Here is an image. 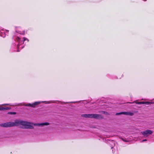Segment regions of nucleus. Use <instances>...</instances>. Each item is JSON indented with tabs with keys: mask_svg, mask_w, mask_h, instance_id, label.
<instances>
[{
	"mask_svg": "<svg viewBox=\"0 0 154 154\" xmlns=\"http://www.w3.org/2000/svg\"><path fill=\"white\" fill-rule=\"evenodd\" d=\"M19 40H20V39H18L17 41L19 42Z\"/></svg>",
	"mask_w": 154,
	"mask_h": 154,
	"instance_id": "obj_16",
	"label": "nucleus"
},
{
	"mask_svg": "<svg viewBox=\"0 0 154 154\" xmlns=\"http://www.w3.org/2000/svg\"><path fill=\"white\" fill-rule=\"evenodd\" d=\"M11 108L8 107H4L3 106L0 107V110H4L9 109Z\"/></svg>",
	"mask_w": 154,
	"mask_h": 154,
	"instance_id": "obj_5",
	"label": "nucleus"
},
{
	"mask_svg": "<svg viewBox=\"0 0 154 154\" xmlns=\"http://www.w3.org/2000/svg\"><path fill=\"white\" fill-rule=\"evenodd\" d=\"M17 38H18V39H19V38H20L19 37H18Z\"/></svg>",
	"mask_w": 154,
	"mask_h": 154,
	"instance_id": "obj_14",
	"label": "nucleus"
},
{
	"mask_svg": "<svg viewBox=\"0 0 154 154\" xmlns=\"http://www.w3.org/2000/svg\"><path fill=\"white\" fill-rule=\"evenodd\" d=\"M82 116L86 118H94L96 119L102 118L100 115L98 114H84L82 115Z\"/></svg>",
	"mask_w": 154,
	"mask_h": 154,
	"instance_id": "obj_2",
	"label": "nucleus"
},
{
	"mask_svg": "<svg viewBox=\"0 0 154 154\" xmlns=\"http://www.w3.org/2000/svg\"><path fill=\"white\" fill-rule=\"evenodd\" d=\"M137 103L138 104H144V102H137Z\"/></svg>",
	"mask_w": 154,
	"mask_h": 154,
	"instance_id": "obj_11",
	"label": "nucleus"
},
{
	"mask_svg": "<svg viewBox=\"0 0 154 154\" xmlns=\"http://www.w3.org/2000/svg\"><path fill=\"white\" fill-rule=\"evenodd\" d=\"M105 112L104 111H103V113H104Z\"/></svg>",
	"mask_w": 154,
	"mask_h": 154,
	"instance_id": "obj_15",
	"label": "nucleus"
},
{
	"mask_svg": "<svg viewBox=\"0 0 154 154\" xmlns=\"http://www.w3.org/2000/svg\"><path fill=\"white\" fill-rule=\"evenodd\" d=\"M26 39H23V42H24Z\"/></svg>",
	"mask_w": 154,
	"mask_h": 154,
	"instance_id": "obj_13",
	"label": "nucleus"
},
{
	"mask_svg": "<svg viewBox=\"0 0 154 154\" xmlns=\"http://www.w3.org/2000/svg\"><path fill=\"white\" fill-rule=\"evenodd\" d=\"M49 124L48 122L43 123H33L27 122L21 120L17 119L14 121V122H8L5 123L1 124L0 125L3 127H10L14 126H17L19 125H22L23 128L28 129H33L34 127L33 125L35 126H43L44 125H48Z\"/></svg>",
	"mask_w": 154,
	"mask_h": 154,
	"instance_id": "obj_1",
	"label": "nucleus"
},
{
	"mask_svg": "<svg viewBox=\"0 0 154 154\" xmlns=\"http://www.w3.org/2000/svg\"><path fill=\"white\" fill-rule=\"evenodd\" d=\"M142 134L144 136H147L149 134H151L152 133V131L149 130H147L145 131L141 132Z\"/></svg>",
	"mask_w": 154,
	"mask_h": 154,
	"instance_id": "obj_3",
	"label": "nucleus"
},
{
	"mask_svg": "<svg viewBox=\"0 0 154 154\" xmlns=\"http://www.w3.org/2000/svg\"><path fill=\"white\" fill-rule=\"evenodd\" d=\"M40 103L39 102H35L34 103L31 104V107H35Z\"/></svg>",
	"mask_w": 154,
	"mask_h": 154,
	"instance_id": "obj_6",
	"label": "nucleus"
},
{
	"mask_svg": "<svg viewBox=\"0 0 154 154\" xmlns=\"http://www.w3.org/2000/svg\"><path fill=\"white\" fill-rule=\"evenodd\" d=\"M8 114L11 115H15L16 114V113L15 112H9L8 113Z\"/></svg>",
	"mask_w": 154,
	"mask_h": 154,
	"instance_id": "obj_7",
	"label": "nucleus"
},
{
	"mask_svg": "<svg viewBox=\"0 0 154 154\" xmlns=\"http://www.w3.org/2000/svg\"><path fill=\"white\" fill-rule=\"evenodd\" d=\"M138 112V111H134L133 112H124V115H129L130 116H133L134 113H137Z\"/></svg>",
	"mask_w": 154,
	"mask_h": 154,
	"instance_id": "obj_4",
	"label": "nucleus"
},
{
	"mask_svg": "<svg viewBox=\"0 0 154 154\" xmlns=\"http://www.w3.org/2000/svg\"><path fill=\"white\" fill-rule=\"evenodd\" d=\"M23 38H24V39H25V38H25V37H23Z\"/></svg>",
	"mask_w": 154,
	"mask_h": 154,
	"instance_id": "obj_17",
	"label": "nucleus"
},
{
	"mask_svg": "<svg viewBox=\"0 0 154 154\" xmlns=\"http://www.w3.org/2000/svg\"><path fill=\"white\" fill-rule=\"evenodd\" d=\"M122 114H124V112H122L119 113H117L116 114V115H120Z\"/></svg>",
	"mask_w": 154,
	"mask_h": 154,
	"instance_id": "obj_9",
	"label": "nucleus"
},
{
	"mask_svg": "<svg viewBox=\"0 0 154 154\" xmlns=\"http://www.w3.org/2000/svg\"><path fill=\"white\" fill-rule=\"evenodd\" d=\"M17 51L19 52V50Z\"/></svg>",
	"mask_w": 154,
	"mask_h": 154,
	"instance_id": "obj_21",
	"label": "nucleus"
},
{
	"mask_svg": "<svg viewBox=\"0 0 154 154\" xmlns=\"http://www.w3.org/2000/svg\"><path fill=\"white\" fill-rule=\"evenodd\" d=\"M128 103H131V102H128Z\"/></svg>",
	"mask_w": 154,
	"mask_h": 154,
	"instance_id": "obj_20",
	"label": "nucleus"
},
{
	"mask_svg": "<svg viewBox=\"0 0 154 154\" xmlns=\"http://www.w3.org/2000/svg\"><path fill=\"white\" fill-rule=\"evenodd\" d=\"M144 104H151L152 103V102H144Z\"/></svg>",
	"mask_w": 154,
	"mask_h": 154,
	"instance_id": "obj_8",
	"label": "nucleus"
},
{
	"mask_svg": "<svg viewBox=\"0 0 154 154\" xmlns=\"http://www.w3.org/2000/svg\"><path fill=\"white\" fill-rule=\"evenodd\" d=\"M24 105L25 106L31 107V105H31V103H29V104H24Z\"/></svg>",
	"mask_w": 154,
	"mask_h": 154,
	"instance_id": "obj_10",
	"label": "nucleus"
},
{
	"mask_svg": "<svg viewBox=\"0 0 154 154\" xmlns=\"http://www.w3.org/2000/svg\"><path fill=\"white\" fill-rule=\"evenodd\" d=\"M24 32H23L22 33V34H24Z\"/></svg>",
	"mask_w": 154,
	"mask_h": 154,
	"instance_id": "obj_19",
	"label": "nucleus"
},
{
	"mask_svg": "<svg viewBox=\"0 0 154 154\" xmlns=\"http://www.w3.org/2000/svg\"><path fill=\"white\" fill-rule=\"evenodd\" d=\"M5 105H8V104H5Z\"/></svg>",
	"mask_w": 154,
	"mask_h": 154,
	"instance_id": "obj_18",
	"label": "nucleus"
},
{
	"mask_svg": "<svg viewBox=\"0 0 154 154\" xmlns=\"http://www.w3.org/2000/svg\"><path fill=\"white\" fill-rule=\"evenodd\" d=\"M146 140H147L146 139H145V140H143L142 141L143 142V141H146Z\"/></svg>",
	"mask_w": 154,
	"mask_h": 154,
	"instance_id": "obj_12",
	"label": "nucleus"
}]
</instances>
